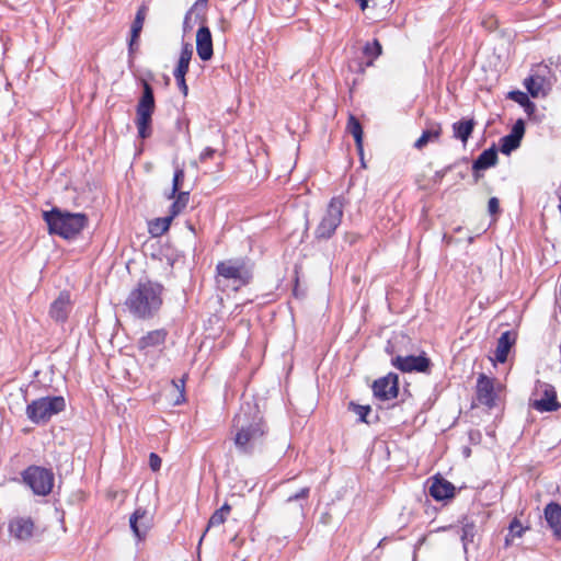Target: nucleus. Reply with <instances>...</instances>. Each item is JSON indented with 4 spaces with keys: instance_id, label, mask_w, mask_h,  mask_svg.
<instances>
[{
    "instance_id": "obj_1",
    "label": "nucleus",
    "mask_w": 561,
    "mask_h": 561,
    "mask_svg": "<svg viewBox=\"0 0 561 561\" xmlns=\"http://www.w3.org/2000/svg\"><path fill=\"white\" fill-rule=\"evenodd\" d=\"M234 445L239 453L251 455L265 443L268 426L255 403L244 402L233 417Z\"/></svg>"
},
{
    "instance_id": "obj_2",
    "label": "nucleus",
    "mask_w": 561,
    "mask_h": 561,
    "mask_svg": "<svg viewBox=\"0 0 561 561\" xmlns=\"http://www.w3.org/2000/svg\"><path fill=\"white\" fill-rule=\"evenodd\" d=\"M163 286L152 280L139 282L128 294L124 306L129 314L138 320L154 318L163 304Z\"/></svg>"
},
{
    "instance_id": "obj_3",
    "label": "nucleus",
    "mask_w": 561,
    "mask_h": 561,
    "mask_svg": "<svg viewBox=\"0 0 561 561\" xmlns=\"http://www.w3.org/2000/svg\"><path fill=\"white\" fill-rule=\"evenodd\" d=\"M43 218L50 234H58L64 239H71L79 234L88 224V218L81 213L62 211L54 207L43 213Z\"/></svg>"
},
{
    "instance_id": "obj_4",
    "label": "nucleus",
    "mask_w": 561,
    "mask_h": 561,
    "mask_svg": "<svg viewBox=\"0 0 561 561\" xmlns=\"http://www.w3.org/2000/svg\"><path fill=\"white\" fill-rule=\"evenodd\" d=\"M345 204L346 202L343 196H334L330 199L320 222L314 229L316 240L327 241L333 237L342 222Z\"/></svg>"
},
{
    "instance_id": "obj_5",
    "label": "nucleus",
    "mask_w": 561,
    "mask_h": 561,
    "mask_svg": "<svg viewBox=\"0 0 561 561\" xmlns=\"http://www.w3.org/2000/svg\"><path fill=\"white\" fill-rule=\"evenodd\" d=\"M156 102L153 95V89L151 85L144 81L142 94L136 106V119L135 124L137 127L138 136L141 139H147L152 134V115L154 113Z\"/></svg>"
},
{
    "instance_id": "obj_6",
    "label": "nucleus",
    "mask_w": 561,
    "mask_h": 561,
    "mask_svg": "<svg viewBox=\"0 0 561 561\" xmlns=\"http://www.w3.org/2000/svg\"><path fill=\"white\" fill-rule=\"evenodd\" d=\"M65 408L66 401L64 397H43L27 404L26 415L33 423L41 424L48 422L54 415L62 412Z\"/></svg>"
},
{
    "instance_id": "obj_7",
    "label": "nucleus",
    "mask_w": 561,
    "mask_h": 561,
    "mask_svg": "<svg viewBox=\"0 0 561 561\" xmlns=\"http://www.w3.org/2000/svg\"><path fill=\"white\" fill-rule=\"evenodd\" d=\"M216 274L218 278L238 282L240 285L248 284L252 277L249 261L244 257H234L218 262L216 265Z\"/></svg>"
},
{
    "instance_id": "obj_8",
    "label": "nucleus",
    "mask_w": 561,
    "mask_h": 561,
    "mask_svg": "<svg viewBox=\"0 0 561 561\" xmlns=\"http://www.w3.org/2000/svg\"><path fill=\"white\" fill-rule=\"evenodd\" d=\"M22 480L34 494L45 496L51 492L55 478L49 469L30 466L22 472Z\"/></svg>"
},
{
    "instance_id": "obj_9",
    "label": "nucleus",
    "mask_w": 561,
    "mask_h": 561,
    "mask_svg": "<svg viewBox=\"0 0 561 561\" xmlns=\"http://www.w3.org/2000/svg\"><path fill=\"white\" fill-rule=\"evenodd\" d=\"M530 405L536 411L554 412L561 408L557 399V391L550 383L538 381Z\"/></svg>"
},
{
    "instance_id": "obj_10",
    "label": "nucleus",
    "mask_w": 561,
    "mask_h": 561,
    "mask_svg": "<svg viewBox=\"0 0 561 561\" xmlns=\"http://www.w3.org/2000/svg\"><path fill=\"white\" fill-rule=\"evenodd\" d=\"M392 366L402 373H426L431 367V360L425 355H409V356H400L397 355L391 359Z\"/></svg>"
},
{
    "instance_id": "obj_11",
    "label": "nucleus",
    "mask_w": 561,
    "mask_h": 561,
    "mask_svg": "<svg viewBox=\"0 0 561 561\" xmlns=\"http://www.w3.org/2000/svg\"><path fill=\"white\" fill-rule=\"evenodd\" d=\"M374 396L379 400L387 401L397 398L399 392V378L394 373H389L373 383Z\"/></svg>"
},
{
    "instance_id": "obj_12",
    "label": "nucleus",
    "mask_w": 561,
    "mask_h": 561,
    "mask_svg": "<svg viewBox=\"0 0 561 561\" xmlns=\"http://www.w3.org/2000/svg\"><path fill=\"white\" fill-rule=\"evenodd\" d=\"M495 398L494 379L485 374H480L477 380V400L488 408H493Z\"/></svg>"
},
{
    "instance_id": "obj_13",
    "label": "nucleus",
    "mask_w": 561,
    "mask_h": 561,
    "mask_svg": "<svg viewBox=\"0 0 561 561\" xmlns=\"http://www.w3.org/2000/svg\"><path fill=\"white\" fill-rule=\"evenodd\" d=\"M525 134V124L523 119L516 121L511 133L500 140V150L504 154H510L512 151L516 150L522 141V138Z\"/></svg>"
},
{
    "instance_id": "obj_14",
    "label": "nucleus",
    "mask_w": 561,
    "mask_h": 561,
    "mask_svg": "<svg viewBox=\"0 0 561 561\" xmlns=\"http://www.w3.org/2000/svg\"><path fill=\"white\" fill-rule=\"evenodd\" d=\"M168 331L165 329H157L147 332L137 342V348L144 354H148L152 350L162 346L165 343Z\"/></svg>"
},
{
    "instance_id": "obj_15",
    "label": "nucleus",
    "mask_w": 561,
    "mask_h": 561,
    "mask_svg": "<svg viewBox=\"0 0 561 561\" xmlns=\"http://www.w3.org/2000/svg\"><path fill=\"white\" fill-rule=\"evenodd\" d=\"M72 309L70 295L67 291H62L51 302L49 309V316L56 322L64 323L68 319V316Z\"/></svg>"
},
{
    "instance_id": "obj_16",
    "label": "nucleus",
    "mask_w": 561,
    "mask_h": 561,
    "mask_svg": "<svg viewBox=\"0 0 561 561\" xmlns=\"http://www.w3.org/2000/svg\"><path fill=\"white\" fill-rule=\"evenodd\" d=\"M196 51L204 61L209 60L214 55L211 32L206 25H202L196 33Z\"/></svg>"
},
{
    "instance_id": "obj_17",
    "label": "nucleus",
    "mask_w": 561,
    "mask_h": 561,
    "mask_svg": "<svg viewBox=\"0 0 561 561\" xmlns=\"http://www.w3.org/2000/svg\"><path fill=\"white\" fill-rule=\"evenodd\" d=\"M9 531L18 540H27L33 536L34 522L31 517H14L9 523Z\"/></svg>"
},
{
    "instance_id": "obj_18",
    "label": "nucleus",
    "mask_w": 561,
    "mask_h": 561,
    "mask_svg": "<svg viewBox=\"0 0 561 561\" xmlns=\"http://www.w3.org/2000/svg\"><path fill=\"white\" fill-rule=\"evenodd\" d=\"M150 516L147 510L138 507L129 518V526L138 539H142L150 528Z\"/></svg>"
},
{
    "instance_id": "obj_19",
    "label": "nucleus",
    "mask_w": 561,
    "mask_h": 561,
    "mask_svg": "<svg viewBox=\"0 0 561 561\" xmlns=\"http://www.w3.org/2000/svg\"><path fill=\"white\" fill-rule=\"evenodd\" d=\"M543 514L545 519L553 535L558 539H561V505L556 502H551L546 505Z\"/></svg>"
},
{
    "instance_id": "obj_20",
    "label": "nucleus",
    "mask_w": 561,
    "mask_h": 561,
    "mask_svg": "<svg viewBox=\"0 0 561 561\" xmlns=\"http://www.w3.org/2000/svg\"><path fill=\"white\" fill-rule=\"evenodd\" d=\"M455 485L443 478H436L430 486V495L436 501L451 499L455 495Z\"/></svg>"
},
{
    "instance_id": "obj_21",
    "label": "nucleus",
    "mask_w": 561,
    "mask_h": 561,
    "mask_svg": "<svg viewBox=\"0 0 561 561\" xmlns=\"http://www.w3.org/2000/svg\"><path fill=\"white\" fill-rule=\"evenodd\" d=\"M516 341V334L512 331H505L497 340L494 357L499 363H505L511 347Z\"/></svg>"
},
{
    "instance_id": "obj_22",
    "label": "nucleus",
    "mask_w": 561,
    "mask_h": 561,
    "mask_svg": "<svg viewBox=\"0 0 561 561\" xmlns=\"http://www.w3.org/2000/svg\"><path fill=\"white\" fill-rule=\"evenodd\" d=\"M474 126L476 121L473 118L455 122L451 126L454 138L459 139L463 145H466L474 129Z\"/></svg>"
},
{
    "instance_id": "obj_23",
    "label": "nucleus",
    "mask_w": 561,
    "mask_h": 561,
    "mask_svg": "<svg viewBox=\"0 0 561 561\" xmlns=\"http://www.w3.org/2000/svg\"><path fill=\"white\" fill-rule=\"evenodd\" d=\"M497 162V150L494 146L482 151L472 163L473 171L486 170Z\"/></svg>"
},
{
    "instance_id": "obj_24",
    "label": "nucleus",
    "mask_w": 561,
    "mask_h": 561,
    "mask_svg": "<svg viewBox=\"0 0 561 561\" xmlns=\"http://www.w3.org/2000/svg\"><path fill=\"white\" fill-rule=\"evenodd\" d=\"M442 134V125L439 123H428L427 128L423 130L421 137L414 142V148L423 149L428 142L437 141Z\"/></svg>"
},
{
    "instance_id": "obj_25",
    "label": "nucleus",
    "mask_w": 561,
    "mask_h": 561,
    "mask_svg": "<svg viewBox=\"0 0 561 561\" xmlns=\"http://www.w3.org/2000/svg\"><path fill=\"white\" fill-rule=\"evenodd\" d=\"M148 7L146 4H141L137 12L135 20L133 21L131 28H130V36L133 37V42H137L139 38V35L141 33L145 19L147 16Z\"/></svg>"
},
{
    "instance_id": "obj_26",
    "label": "nucleus",
    "mask_w": 561,
    "mask_h": 561,
    "mask_svg": "<svg viewBox=\"0 0 561 561\" xmlns=\"http://www.w3.org/2000/svg\"><path fill=\"white\" fill-rule=\"evenodd\" d=\"M193 56V49L190 44H184L180 54L178 66L173 75H186L190 67V61Z\"/></svg>"
},
{
    "instance_id": "obj_27",
    "label": "nucleus",
    "mask_w": 561,
    "mask_h": 561,
    "mask_svg": "<svg viewBox=\"0 0 561 561\" xmlns=\"http://www.w3.org/2000/svg\"><path fill=\"white\" fill-rule=\"evenodd\" d=\"M347 131L354 137L356 147L359 151L363 150V127L359 121L354 116L350 115L347 121Z\"/></svg>"
},
{
    "instance_id": "obj_28",
    "label": "nucleus",
    "mask_w": 561,
    "mask_h": 561,
    "mask_svg": "<svg viewBox=\"0 0 561 561\" xmlns=\"http://www.w3.org/2000/svg\"><path fill=\"white\" fill-rule=\"evenodd\" d=\"M173 220L171 215H168L162 218H157L149 222V231L153 237L162 236L170 228V225Z\"/></svg>"
},
{
    "instance_id": "obj_29",
    "label": "nucleus",
    "mask_w": 561,
    "mask_h": 561,
    "mask_svg": "<svg viewBox=\"0 0 561 561\" xmlns=\"http://www.w3.org/2000/svg\"><path fill=\"white\" fill-rule=\"evenodd\" d=\"M172 199L174 201L170 206L169 215L174 218L186 208L190 201V192H179Z\"/></svg>"
},
{
    "instance_id": "obj_30",
    "label": "nucleus",
    "mask_w": 561,
    "mask_h": 561,
    "mask_svg": "<svg viewBox=\"0 0 561 561\" xmlns=\"http://www.w3.org/2000/svg\"><path fill=\"white\" fill-rule=\"evenodd\" d=\"M185 178V172L182 167L176 165L174 170L173 181H172V190L168 195V198L171 199L175 196L176 193L182 192L181 187Z\"/></svg>"
},
{
    "instance_id": "obj_31",
    "label": "nucleus",
    "mask_w": 561,
    "mask_h": 561,
    "mask_svg": "<svg viewBox=\"0 0 561 561\" xmlns=\"http://www.w3.org/2000/svg\"><path fill=\"white\" fill-rule=\"evenodd\" d=\"M364 54L367 58H369L367 65L371 66L373 61L381 54V45L375 39L371 43H367L364 46Z\"/></svg>"
},
{
    "instance_id": "obj_32",
    "label": "nucleus",
    "mask_w": 561,
    "mask_h": 561,
    "mask_svg": "<svg viewBox=\"0 0 561 561\" xmlns=\"http://www.w3.org/2000/svg\"><path fill=\"white\" fill-rule=\"evenodd\" d=\"M542 79L540 77H529L525 80V87L533 98H538L542 90Z\"/></svg>"
},
{
    "instance_id": "obj_33",
    "label": "nucleus",
    "mask_w": 561,
    "mask_h": 561,
    "mask_svg": "<svg viewBox=\"0 0 561 561\" xmlns=\"http://www.w3.org/2000/svg\"><path fill=\"white\" fill-rule=\"evenodd\" d=\"M476 536V526L473 524H466L461 528V541L463 545L465 551H467V547L470 542H473Z\"/></svg>"
},
{
    "instance_id": "obj_34",
    "label": "nucleus",
    "mask_w": 561,
    "mask_h": 561,
    "mask_svg": "<svg viewBox=\"0 0 561 561\" xmlns=\"http://www.w3.org/2000/svg\"><path fill=\"white\" fill-rule=\"evenodd\" d=\"M350 409H352L358 415L360 422L368 423L366 417L371 411V408L369 405H360L351 402Z\"/></svg>"
},
{
    "instance_id": "obj_35",
    "label": "nucleus",
    "mask_w": 561,
    "mask_h": 561,
    "mask_svg": "<svg viewBox=\"0 0 561 561\" xmlns=\"http://www.w3.org/2000/svg\"><path fill=\"white\" fill-rule=\"evenodd\" d=\"M309 493H310V488L305 486V488L300 489L298 492H296L295 494L288 496L286 502L291 503V502L305 501L308 499Z\"/></svg>"
},
{
    "instance_id": "obj_36",
    "label": "nucleus",
    "mask_w": 561,
    "mask_h": 561,
    "mask_svg": "<svg viewBox=\"0 0 561 561\" xmlns=\"http://www.w3.org/2000/svg\"><path fill=\"white\" fill-rule=\"evenodd\" d=\"M226 519L227 517L224 516L221 512H219L218 510L215 511L208 520L207 529H209L210 527H217L222 525L226 522Z\"/></svg>"
},
{
    "instance_id": "obj_37",
    "label": "nucleus",
    "mask_w": 561,
    "mask_h": 561,
    "mask_svg": "<svg viewBox=\"0 0 561 561\" xmlns=\"http://www.w3.org/2000/svg\"><path fill=\"white\" fill-rule=\"evenodd\" d=\"M510 98L520 105H531L528 95L522 91H512L510 92Z\"/></svg>"
},
{
    "instance_id": "obj_38",
    "label": "nucleus",
    "mask_w": 561,
    "mask_h": 561,
    "mask_svg": "<svg viewBox=\"0 0 561 561\" xmlns=\"http://www.w3.org/2000/svg\"><path fill=\"white\" fill-rule=\"evenodd\" d=\"M510 533L514 537H522L524 529L522 527L520 522L517 518H514L510 524Z\"/></svg>"
},
{
    "instance_id": "obj_39",
    "label": "nucleus",
    "mask_w": 561,
    "mask_h": 561,
    "mask_svg": "<svg viewBox=\"0 0 561 561\" xmlns=\"http://www.w3.org/2000/svg\"><path fill=\"white\" fill-rule=\"evenodd\" d=\"M172 385L180 390L181 400L178 399L175 401L176 404H180L182 401H184V387H185V378H181L179 380H172Z\"/></svg>"
},
{
    "instance_id": "obj_40",
    "label": "nucleus",
    "mask_w": 561,
    "mask_h": 561,
    "mask_svg": "<svg viewBox=\"0 0 561 561\" xmlns=\"http://www.w3.org/2000/svg\"><path fill=\"white\" fill-rule=\"evenodd\" d=\"M161 458L156 454L151 453L149 455V466L152 471H158L161 468Z\"/></svg>"
},
{
    "instance_id": "obj_41",
    "label": "nucleus",
    "mask_w": 561,
    "mask_h": 561,
    "mask_svg": "<svg viewBox=\"0 0 561 561\" xmlns=\"http://www.w3.org/2000/svg\"><path fill=\"white\" fill-rule=\"evenodd\" d=\"M490 215H496L500 211V202L496 197H491L488 203Z\"/></svg>"
},
{
    "instance_id": "obj_42",
    "label": "nucleus",
    "mask_w": 561,
    "mask_h": 561,
    "mask_svg": "<svg viewBox=\"0 0 561 561\" xmlns=\"http://www.w3.org/2000/svg\"><path fill=\"white\" fill-rule=\"evenodd\" d=\"M174 78H175V80L178 82V85H179V89L181 90V92L184 95H187L188 88H187V84L185 82V75H174Z\"/></svg>"
},
{
    "instance_id": "obj_43",
    "label": "nucleus",
    "mask_w": 561,
    "mask_h": 561,
    "mask_svg": "<svg viewBox=\"0 0 561 561\" xmlns=\"http://www.w3.org/2000/svg\"><path fill=\"white\" fill-rule=\"evenodd\" d=\"M216 150L213 149L211 147H206L202 153L199 154V161L201 162H205L207 161L208 159H211L215 154Z\"/></svg>"
},
{
    "instance_id": "obj_44",
    "label": "nucleus",
    "mask_w": 561,
    "mask_h": 561,
    "mask_svg": "<svg viewBox=\"0 0 561 561\" xmlns=\"http://www.w3.org/2000/svg\"><path fill=\"white\" fill-rule=\"evenodd\" d=\"M207 2L208 0H196L193 7L191 8V11H199L206 9Z\"/></svg>"
},
{
    "instance_id": "obj_45",
    "label": "nucleus",
    "mask_w": 561,
    "mask_h": 561,
    "mask_svg": "<svg viewBox=\"0 0 561 561\" xmlns=\"http://www.w3.org/2000/svg\"><path fill=\"white\" fill-rule=\"evenodd\" d=\"M194 11H191V9L187 11V13L185 14V18H184V30L186 31L187 28H191V25H190V20H191V15Z\"/></svg>"
},
{
    "instance_id": "obj_46",
    "label": "nucleus",
    "mask_w": 561,
    "mask_h": 561,
    "mask_svg": "<svg viewBox=\"0 0 561 561\" xmlns=\"http://www.w3.org/2000/svg\"><path fill=\"white\" fill-rule=\"evenodd\" d=\"M218 511L221 512L222 515L227 517L231 511V506L228 503H225Z\"/></svg>"
},
{
    "instance_id": "obj_47",
    "label": "nucleus",
    "mask_w": 561,
    "mask_h": 561,
    "mask_svg": "<svg viewBox=\"0 0 561 561\" xmlns=\"http://www.w3.org/2000/svg\"><path fill=\"white\" fill-rule=\"evenodd\" d=\"M138 47V41L133 42V37L130 36L129 45H128V51L131 55Z\"/></svg>"
},
{
    "instance_id": "obj_48",
    "label": "nucleus",
    "mask_w": 561,
    "mask_h": 561,
    "mask_svg": "<svg viewBox=\"0 0 561 561\" xmlns=\"http://www.w3.org/2000/svg\"><path fill=\"white\" fill-rule=\"evenodd\" d=\"M330 518H331V515H330V513H328V512H327V513H323V514L321 515V517H320V522H321L322 524H328V523L330 522Z\"/></svg>"
},
{
    "instance_id": "obj_49",
    "label": "nucleus",
    "mask_w": 561,
    "mask_h": 561,
    "mask_svg": "<svg viewBox=\"0 0 561 561\" xmlns=\"http://www.w3.org/2000/svg\"><path fill=\"white\" fill-rule=\"evenodd\" d=\"M359 3L362 10H365L368 4V0H356Z\"/></svg>"
},
{
    "instance_id": "obj_50",
    "label": "nucleus",
    "mask_w": 561,
    "mask_h": 561,
    "mask_svg": "<svg viewBox=\"0 0 561 561\" xmlns=\"http://www.w3.org/2000/svg\"><path fill=\"white\" fill-rule=\"evenodd\" d=\"M449 170H451V165H448V167L445 169V171H444V172H436V176H438V178H443V176H444V173H445L446 171H449Z\"/></svg>"
},
{
    "instance_id": "obj_51",
    "label": "nucleus",
    "mask_w": 561,
    "mask_h": 561,
    "mask_svg": "<svg viewBox=\"0 0 561 561\" xmlns=\"http://www.w3.org/2000/svg\"><path fill=\"white\" fill-rule=\"evenodd\" d=\"M479 172H480V171H473V179H474V182H476V183H477V182L480 180V178H481V175H480V173H479Z\"/></svg>"
},
{
    "instance_id": "obj_52",
    "label": "nucleus",
    "mask_w": 561,
    "mask_h": 561,
    "mask_svg": "<svg viewBox=\"0 0 561 561\" xmlns=\"http://www.w3.org/2000/svg\"><path fill=\"white\" fill-rule=\"evenodd\" d=\"M300 515L305 516V505L302 503L299 504Z\"/></svg>"
},
{
    "instance_id": "obj_53",
    "label": "nucleus",
    "mask_w": 561,
    "mask_h": 561,
    "mask_svg": "<svg viewBox=\"0 0 561 561\" xmlns=\"http://www.w3.org/2000/svg\"><path fill=\"white\" fill-rule=\"evenodd\" d=\"M207 530H208V529L204 530V533H203V536H202V537L206 536Z\"/></svg>"
},
{
    "instance_id": "obj_54",
    "label": "nucleus",
    "mask_w": 561,
    "mask_h": 561,
    "mask_svg": "<svg viewBox=\"0 0 561 561\" xmlns=\"http://www.w3.org/2000/svg\"><path fill=\"white\" fill-rule=\"evenodd\" d=\"M207 530H208V529L204 530V533H203V536H202V537L206 536Z\"/></svg>"
}]
</instances>
